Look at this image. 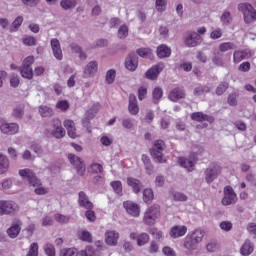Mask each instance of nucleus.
<instances>
[{
  "instance_id": "1",
  "label": "nucleus",
  "mask_w": 256,
  "mask_h": 256,
  "mask_svg": "<svg viewBox=\"0 0 256 256\" xmlns=\"http://www.w3.org/2000/svg\"><path fill=\"white\" fill-rule=\"evenodd\" d=\"M19 175L23 179H27L29 185H32V187L35 188L34 193L36 195H47V193H49V189L43 187V184L39 178L35 176V172H33V170L29 168L21 169L19 170Z\"/></svg>"
},
{
  "instance_id": "2",
  "label": "nucleus",
  "mask_w": 256,
  "mask_h": 256,
  "mask_svg": "<svg viewBox=\"0 0 256 256\" xmlns=\"http://www.w3.org/2000/svg\"><path fill=\"white\" fill-rule=\"evenodd\" d=\"M161 217V207L157 204H154L146 209L143 216L144 225H155L157 220Z\"/></svg>"
},
{
  "instance_id": "3",
  "label": "nucleus",
  "mask_w": 256,
  "mask_h": 256,
  "mask_svg": "<svg viewBox=\"0 0 256 256\" xmlns=\"http://www.w3.org/2000/svg\"><path fill=\"white\" fill-rule=\"evenodd\" d=\"M238 10L243 13L244 23H253L256 21V10L249 3H241L238 5Z\"/></svg>"
},
{
  "instance_id": "4",
  "label": "nucleus",
  "mask_w": 256,
  "mask_h": 256,
  "mask_svg": "<svg viewBox=\"0 0 256 256\" xmlns=\"http://www.w3.org/2000/svg\"><path fill=\"white\" fill-rule=\"evenodd\" d=\"M165 149V142L163 140H156L153 143V147L150 150V153L156 161V163H165V159H163V150Z\"/></svg>"
},
{
  "instance_id": "5",
  "label": "nucleus",
  "mask_w": 256,
  "mask_h": 256,
  "mask_svg": "<svg viewBox=\"0 0 256 256\" xmlns=\"http://www.w3.org/2000/svg\"><path fill=\"white\" fill-rule=\"evenodd\" d=\"M33 63H35V58L33 56H28L24 59L22 67L19 68L24 79H33V68H31Z\"/></svg>"
},
{
  "instance_id": "6",
  "label": "nucleus",
  "mask_w": 256,
  "mask_h": 256,
  "mask_svg": "<svg viewBox=\"0 0 256 256\" xmlns=\"http://www.w3.org/2000/svg\"><path fill=\"white\" fill-rule=\"evenodd\" d=\"M19 211L17 203L10 200H0V217L3 215H13Z\"/></svg>"
},
{
  "instance_id": "7",
  "label": "nucleus",
  "mask_w": 256,
  "mask_h": 256,
  "mask_svg": "<svg viewBox=\"0 0 256 256\" xmlns=\"http://www.w3.org/2000/svg\"><path fill=\"white\" fill-rule=\"evenodd\" d=\"M0 131L4 135H17L19 133V124L15 122H7V120L0 119Z\"/></svg>"
},
{
  "instance_id": "8",
  "label": "nucleus",
  "mask_w": 256,
  "mask_h": 256,
  "mask_svg": "<svg viewBox=\"0 0 256 256\" xmlns=\"http://www.w3.org/2000/svg\"><path fill=\"white\" fill-rule=\"evenodd\" d=\"M178 163L180 167H183L191 173V171H195V164L197 163V154L192 153L190 154L189 158L180 157L178 158Z\"/></svg>"
},
{
  "instance_id": "9",
  "label": "nucleus",
  "mask_w": 256,
  "mask_h": 256,
  "mask_svg": "<svg viewBox=\"0 0 256 256\" xmlns=\"http://www.w3.org/2000/svg\"><path fill=\"white\" fill-rule=\"evenodd\" d=\"M50 125L52 127V135L55 139H63L65 137V128H63V124L59 118H53Z\"/></svg>"
},
{
  "instance_id": "10",
  "label": "nucleus",
  "mask_w": 256,
  "mask_h": 256,
  "mask_svg": "<svg viewBox=\"0 0 256 256\" xmlns=\"http://www.w3.org/2000/svg\"><path fill=\"white\" fill-rule=\"evenodd\" d=\"M221 175V166L212 164L205 170V181L206 183H213L217 177Z\"/></svg>"
},
{
  "instance_id": "11",
  "label": "nucleus",
  "mask_w": 256,
  "mask_h": 256,
  "mask_svg": "<svg viewBox=\"0 0 256 256\" xmlns=\"http://www.w3.org/2000/svg\"><path fill=\"white\" fill-rule=\"evenodd\" d=\"M201 41V36L195 31H188L184 36V44L186 47H197Z\"/></svg>"
},
{
  "instance_id": "12",
  "label": "nucleus",
  "mask_w": 256,
  "mask_h": 256,
  "mask_svg": "<svg viewBox=\"0 0 256 256\" xmlns=\"http://www.w3.org/2000/svg\"><path fill=\"white\" fill-rule=\"evenodd\" d=\"M237 203V194L231 186L224 188V197L222 199V205H235Z\"/></svg>"
},
{
  "instance_id": "13",
  "label": "nucleus",
  "mask_w": 256,
  "mask_h": 256,
  "mask_svg": "<svg viewBox=\"0 0 256 256\" xmlns=\"http://www.w3.org/2000/svg\"><path fill=\"white\" fill-rule=\"evenodd\" d=\"M68 159L71 165H74V167H76L78 175L83 177L86 171L85 163H83V160H81V158L75 154H69Z\"/></svg>"
},
{
  "instance_id": "14",
  "label": "nucleus",
  "mask_w": 256,
  "mask_h": 256,
  "mask_svg": "<svg viewBox=\"0 0 256 256\" xmlns=\"http://www.w3.org/2000/svg\"><path fill=\"white\" fill-rule=\"evenodd\" d=\"M123 207L131 217H139L141 215V208L133 201H125Z\"/></svg>"
},
{
  "instance_id": "15",
  "label": "nucleus",
  "mask_w": 256,
  "mask_h": 256,
  "mask_svg": "<svg viewBox=\"0 0 256 256\" xmlns=\"http://www.w3.org/2000/svg\"><path fill=\"white\" fill-rule=\"evenodd\" d=\"M21 225H23L21 220H13L11 227L7 229V235L10 237V239H16V237L19 236V233H21Z\"/></svg>"
},
{
  "instance_id": "16",
  "label": "nucleus",
  "mask_w": 256,
  "mask_h": 256,
  "mask_svg": "<svg viewBox=\"0 0 256 256\" xmlns=\"http://www.w3.org/2000/svg\"><path fill=\"white\" fill-rule=\"evenodd\" d=\"M105 243L108 244L109 247H116L117 243H119V232L107 230L105 232Z\"/></svg>"
},
{
  "instance_id": "17",
  "label": "nucleus",
  "mask_w": 256,
  "mask_h": 256,
  "mask_svg": "<svg viewBox=\"0 0 256 256\" xmlns=\"http://www.w3.org/2000/svg\"><path fill=\"white\" fill-rule=\"evenodd\" d=\"M125 67L128 71H136L139 67V60L136 53H130L125 59Z\"/></svg>"
},
{
  "instance_id": "18",
  "label": "nucleus",
  "mask_w": 256,
  "mask_h": 256,
  "mask_svg": "<svg viewBox=\"0 0 256 256\" xmlns=\"http://www.w3.org/2000/svg\"><path fill=\"white\" fill-rule=\"evenodd\" d=\"M187 234V226L175 225L170 229L169 235L172 239H179V237H185Z\"/></svg>"
},
{
  "instance_id": "19",
  "label": "nucleus",
  "mask_w": 256,
  "mask_h": 256,
  "mask_svg": "<svg viewBox=\"0 0 256 256\" xmlns=\"http://www.w3.org/2000/svg\"><path fill=\"white\" fill-rule=\"evenodd\" d=\"M163 69H165L164 64H158V65L153 66L145 73L146 79L155 81V79H157V77H159V73H161V71H163Z\"/></svg>"
},
{
  "instance_id": "20",
  "label": "nucleus",
  "mask_w": 256,
  "mask_h": 256,
  "mask_svg": "<svg viewBox=\"0 0 256 256\" xmlns=\"http://www.w3.org/2000/svg\"><path fill=\"white\" fill-rule=\"evenodd\" d=\"M78 204L84 209H93V202L89 200V196L84 191L78 193Z\"/></svg>"
},
{
  "instance_id": "21",
  "label": "nucleus",
  "mask_w": 256,
  "mask_h": 256,
  "mask_svg": "<svg viewBox=\"0 0 256 256\" xmlns=\"http://www.w3.org/2000/svg\"><path fill=\"white\" fill-rule=\"evenodd\" d=\"M98 64L97 61H90L83 71V77L84 79H87L89 77H94L95 73H97Z\"/></svg>"
},
{
  "instance_id": "22",
  "label": "nucleus",
  "mask_w": 256,
  "mask_h": 256,
  "mask_svg": "<svg viewBox=\"0 0 256 256\" xmlns=\"http://www.w3.org/2000/svg\"><path fill=\"white\" fill-rule=\"evenodd\" d=\"M50 43L55 59L61 61L63 59V50H61V43H59L57 38L52 39Z\"/></svg>"
},
{
  "instance_id": "23",
  "label": "nucleus",
  "mask_w": 256,
  "mask_h": 256,
  "mask_svg": "<svg viewBox=\"0 0 256 256\" xmlns=\"http://www.w3.org/2000/svg\"><path fill=\"white\" fill-rule=\"evenodd\" d=\"M190 117L192 121H198V123H203V121L213 123V121H215V118H213V116H209L207 114H204L203 112H194L191 114Z\"/></svg>"
},
{
  "instance_id": "24",
  "label": "nucleus",
  "mask_w": 256,
  "mask_h": 256,
  "mask_svg": "<svg viewBox=\"0 0 256 256\" xmlns=\"http://www.w3.org/2000/svg\"><path fill=\"white\" fill-rule=\"evenodd\" d=\"M63 125L65 129L67 130L68 135L71 137V139L77 138V128H75V122L73 120H65L63 122Z\"/></svg>"
},
{
  "instance_id": "25",
  "label": "nucleus",
  "mask_w": 256,
  "mask_h": 256,
  "mask_svg": "<svg viewBox=\"0 0 256 256\" xmlns=\"http://www.w3.org/2000/svg\"><path fill=\"white\" fill-rule=\"evenodd\" d=\"M170 101H179V99H185V90L181 87L174 88L168 95Z\"/></svg>"
},
{
  "instance_id": "26",
  "label": "nucleus",
  "mask_w": 256,
  "mask_h": 256,
  "mask_svg": "<svg viewBox=\"0 0 256 256\" xmlns=\"http://www.w3.org/2000/svg\"><path fill=\"white\" fill-rule=\"evenodd\" d=\"M128 111L130 115H137V113H139V106L137 105V97L134 94L129 95Z\"/></svg>"
},
{
  "instance_id": "27",
  "label": "nucleus",
  "mask_w": 256,
  "mask_h": 256,
  "mask_svg": "<svg viewBox=\"0 0 256 256\" xmlns=\"http://www.w3.org/2000/svg\"><path fill=\"white\" fill-rule=\"evenodd\" d=\"M157 55L159 59H166L167 57H171V48L165 44H162L157 47Z\"/></svg>"
},
{
  "instance_id": "28",
  "label": "nucleus",
  "mask_w": 256,
  "mask_h": 256,
  "mask_svg": "<svg viewBox=\"0 0 256 256\" xmlns=\"http://www.w3.org/2000/svg\"><path fill=\"white\" fill-rule=\"evenodd\" d=\"M250 56L249 52L247 50H236L233 54V62L234 63H241L243 59H248Z\"/></svg>"
},
{
  "instance_id": "29",
  "label": "nucleus",
  "mask_w": 256,
  "mask_h": 256,
  "mask_svg": "<svg viewBox=\"0 0 256 256\" xmlns=\"http://www.w3.org/2000/svg\"><path fill=\"white\" fill-rule=\"evenodd\" d=\"M9 171V158L3 153H0V175Z\"/></svg>"
},
{
  "instance_id": "30",
  "label": "nucleus",
  "mask_w": 256,
  "mask_h": 256,
  "mask_svg": "<svg viewBox=\"0 0 256 256\" xmlns=\"http://www.w3.org/2000/svg\"><path fill=\"white\" fill-rule=\"evenodd\" d=\"M254 249L255 247L253 246V243H251L250 240H246L242 245L240 252L241 255L248 256L251 255V253H253Z\"/></svg>"
},
{
  "instance_id": "31",
  "label": "nucleus",
  "mask_w": 256,
  "mask_h": 256,
  "mask_svg": "<svg viewBox=\"0 0 256 256\" xmlns=\"http://www.w3.org/2000/svg\"><path fill=\"white\" fill-rule=\"evenodd\" d=\"M127 185H129V187H132L134 193H139V191H141V187H143L141 181L131 177L127 178Z\"/></svg>"
},
{
  "instance_id": "32",
  "label": "nucleus",
  "mask_w": 256,
  "mask_h": 256,
  "mask_svg": "<svg viewBox=\"0 0 256 256\" xmlns=\"http://www.w3.org/2000/svg\"><path fill=\"white\" fill-rule=\"evenodd\" d=\"M38 111L42 117H53V115H55V111H53V108L47 105L39 106Z\"/></svg>"
},
{
  "instance_id": "33",
  "label": "nucleus",
  "mask_w": 256,
  "mask_h": 256,
  "mask_svg": "<svg viewBox=\"0 0 256 256\" xmlns=\"http://www.w3.org/2000/svg\"><path fill=\"white\" fill-rule=\"evenodd\" d=\"M198 242H195V240L192 238V236L188 235L185 238L184 247L188 251H195L197 249Z\"/></svg>"
},
{
  "instance_id": "34",
  "label": "nucleus",
  "mask_w": 256,
  "mask_h": 256,
  "mask_svg": "<svg viewBox=\"0 0 256 256\" xmlns=\"http://www.w3.org/2000/svg\"><path fill=\"white\" fill-rule=\"evenodd\" d=\"M60 7H62L64 11L75 9V7H77V0H61Z\"/></svg>"
},
{
  "instance_id": "35",
  "label": "nucleus",
  "mask_w": 256,
  "mask_h": 256,
  "mask_svg": "<svg viewBox=\"0 0 256 256\" xmlns=\"http://www.w3.org/2000/svg\"><path fill=\"white\" fill-rule=\"evenodd\" d=\"M190 237H192L196 243L200 244L201 241H203V237H205V231L196 229L191 233Z\"/></svg>"
},
{
  "instance_id": "36",
  "label": "nucleus",
  "mask_w": 256,
  "mask_h": 256,
  "mask_svg": "<svg viewBox=\"0 0 256 256\" xmlns=\"http://www.w3.org/2000/svg\"><path fill=\"white\" fill-rule=\"evenodd\" d=\"M23 115H25V107L23 105H19L13 108L12 117L15 119H23Z\"/></svg>"
},
{
  "instance_id": "37",
  "label": "nucleus",
  "mask_w": 256,
  "mask_h": 256,
  "mask_svg": "<svg viewBox=\"0 0 256 256\" xmlns=\"http://www.w3.org/2000/svg\"><path fill=\"white\" fill-rule=\"evenodd\" d=\"M150 237L149 234L142 232L137 237V245L138 247H143L149 243Z\"/></svg>"
},
{
  "instance_id": "38",
  "label": "nucleus",
  "mask_w": 256,
  "mask_h": 256,
  "mask_svg": "<svg viewBox=\"0 0 256 256\" xmlns=\"http://www.w3.org/2000/svg\"><path fill=\"white\" fill-rule=\"evenodd\" d=\"M23 25V16H18L15 18V20L12 22L11 27L9 28L10 33H15L19 30V27Z\"/></svg>"
},
{
  "instance_id": "39",
  "label": "nucleus",
  "mask_w": 256,
  "mask_h": 256,
  "mask_svg": "<svg viewBox=\"0 0 256 256\" xmlns=\"http://www.w3.org/2000/svg\"><path fill=\"white\" fill-rule=\"evenodd\" d=\"M99 109H101V105H99V103L93 104L91 109L86 112V116L88 117V119H93L95 115H97V113L99 112Z\"/></svg>"
},
{
  "instance_id": "40",
  "label": "nucleus",
  "mask_w": 256,
  "mask_h": 256,
  "mask_svg": "<svg viewBox=\"0 0 256 256\" xmlns=\"http://www.w3.org/2000/svg\"><path fill=\"white\" fill-rule=\"evenodd\" d=\"M155 9L158 13H164L167 10V0H156Z\"/></svg>"
},
{
  "instance_id": "41",
  "label": "nucleus",
  "mask_w": 256,
  "mask_h": 256,
  "mask_svg": "<svg viewBox=\"0 0 256 256\" xmlns=\"http://www.w3.org/2000/svg\"><path fill=\"white\" fill-rule=\"evenodd\" d=\"M235 49V44L233 42H224L219 45L220 53H227V51H231Z\"/></svg>"
},
{
  "instance_id": "42",
  "label": "nucleus",
  "mask_w": 256,
  "mask_h": 256,
  "mask_svg": "<svg viewBox=\"0 0 256 256\" xmlns=\"http://www.w3.org/2000/svg\"><path fill=\"white\" fill-rule=\"evenodd\" d=\"M78 237L79 239H81V241H86L87 243H92L93 241V237L91 236V233L87 230L80 231L78 233Z\"/></svg>"
},
{
  "instance_id": "43",
  "label": "nucleus",
  "mask_w": 256,
  "mask_h": 256,
  "mask_svg": "<svg viewBox=\"0 0 256 256\" xmlns=\"http://www.w3.org/2000/svg\"><path fill=\"white\" fill-rule=\"evenodd\" d=\"M209 91H211V88L208 86H198L194 89L193 93L196 97H199L201 95H205V93H209Z\"/></svg>"
},
{
  "instance_id": "44",
  "label": "nucleus",
  "mask_w": 256,
  "mask_h": 256,
  "mask_svg": "<svg viewBox=\"0 0 256 256\" xmlns=\"http://www.w3.org/2000/svg\"><path fill=\"white\" fill-rule=\"evenodd\" d=\"M26 256H39V244L33 242L30 247L29 251Z\"/></svg>"
},
{
  "instance_id": "45",
  "label": "nucleus",
  "mask_w": 256,
  "mask_h": 256,
  "mask_svg": "<svg viewBox=\"0 0 256 256\" xmlns=\"http://www.w3.org/2000/svg\"><path fill=\"white\" fill-rule=\"evenodd\" d=\"M153 197H154V195H153V190L152 189H150V188L144 189V191H143V201L145 203H149V201H153Z\"/></svg>"
},
{
  "instance_id": "46",
  "label": "nucleus",
  "mask_w": 256,
  "mask_h": 256,
  "mask_svg": "<svg viewBox=\"0 0 256 256\" xmlns=\"http://www.w3.org/2000/svg\"><path fill=\"white\" fill-rule=\"evenodd\" d=\"M115 77H116V72L113 69H110L106 72V83L108 85H111L115 83Z\"/></svg>"
},
{
  "instance_id": "47",
  "label": "nucleus",
  "mask_w": 256,
  "mask_h": 256,
  "mask_svg": "<svg viewBox=\"0 0 256 256\" xmlns=\"http://www.w3.org/2000/svg\"><path fill=\"white\" fill-rule=\"evenodd\" d=\"M151 53V49L149 48H140L137 50V55L143 59H149V57H151Z\"/></svg>"
},
{
  "instance_id": "48",
  "label": "nucleus",
  "mask_w": 256,
  "mask_h": 256,
  "mask_svg": "<svg viewBox=\"0 0 256 256\" xmlns=\"http://www.w3.org/2000/svg\"><path fill=\"white\" fill-rule=\"evenodd\" d=\"M153 101L154 103H159V99H161L163 97V89L156 87L153 92Z\"/></svg>"
},
{
  "instance_id": "49",
  "label": "nucleus",
  "mask_w": 256,
  "mask_h": 256,
  "mask_svg": "<svg viewBox=\"0 0 256 256\" xmlns=\"http://www.w3.org/2000/svg\"><path fill=\"white\" fill-rule=\"evenodd\" d=\"M237 97H239V93L237 92H232L231 94H229L228 99H227V103L231 106V107H235L237 105Z\"/></svg>"
},
{
  "instance_id": "50",
  "label": "nucleus",
  "mask_w": 256,
  "mask_h": 256,
  "mask_svg": "<svg viewBox=\"0 0 256 256\" xmlns=\"http://www.w3.org/2000/svg\"><path fill=\"white\" fill-rule=\"evenodd\" d=\"M60 256H77V249L65 248L60 251Z\"/></svg>"
},
{
  "instance_id": "51",
  "label": "nucleus",
  "mask_w": 256,
  "mask_h": 256,
  "mask_svg": "<svg viewBox=\"0 0 256 256\" xmlns=\"http://www.w3.org/2000/svg\"><path fill=\"white\" fill-rule=\"evenodd\" d=\"M227 89H229V83L221 82L216 88V95H223Z\"/></svg>"
},
{
  "instance_id": "52",
  "label": "nucleus",
  "mask_w": 256,
  "mask_h": 256,
  "mask_svg": "<svg viewBox=\"0 0 256 256\" xmlns=\"http://www.w3.org/2000/svg\"><path fill=\"white\" fill-rule=\"evenodd\" d=\"M127 35H129V27H127V25L120 26V28L118 30L119 39H125V37H127Z\"/></svg>"
},
{
  "instance_id": "53",
  "label": "nucleus",
  "mask_w": 256,
  "mask_h": 256,
  "mask_svg": "<svg viewBox=\"0 0 256 256\" xmlns=\"http://www.w3.org/2000/svg\"><path fill=\"white\" fill-rule=\"evenodd\" d=\"M220 21L224 25H229L231 23V12L225 11L221 15Z\"/></svg>"
},
{
  "instance_id": "54",
  "label": "nucleus",
  "mask_w": 256,
  "mask_h": 256,
  "mask_svg": "<svg viewBox=\"0 0 256 256\" xmlns=\"http://www.w3.org/2000/svg\"><path fill=\"white\" fill-rule=\"evenodd\" d=\"M111 187L114 189L117 195H121V193L123 192V185L121 184V181L112 182Z\"/></svg>"
},
{
  "instance_id": "55",
  "label": "nucleus",
  "mask_w": 256,
  "mask_h": 256,
  "mask_svg": "<svg viewBox=\"0 0 256 256\" xmlns=\"http://www.w3.org/2000/svg\"><path fill=\"white\" fill-rule=\"evenodd\" d=\"M122 127H124V129H133V127H135V123L131 118H124L122 119Z\"/></svg>"
},
{
  "instance_id": "56",
  "label": "nucleus",
  "mask_w": 256,
  "mask_h": 256,
  "mask_svg": "<svg viewBox=\"0 0 256 256\" xmlns=\"http://www.w3.org/2000/svg\"><path fill=\"white\" fill-rule=\"evenodd\" d=\"M24 45H27L28 47H33L37 45V39L33 36H27L23 39Z\"/></svg>"
},
{
  "instance_id": "57",
  "label": "nucleus",
  "mask_w": 256,
  "mask_h": 256,
  "mask_svg": "<svg viewBox=\"0 0 256 256\" xmlns=\"http://www.w3.org/2000/svg\"><path fill=\"white\" fill-rule=\"evenodd\" d=\"M223 37V30L221 28H216L210 33V38L221 39Z\"/></svg>"
},
{
  "instance_id": "58",
  "label": "nucleus",
  "mask_w": 256,
  "mask_h": 256,
  "mask_svg": "<svg viewBox=\"0 0 256 256\" xmlns=\"http://www.w3.org/2000/svg\"><path fill=\"white\" fill-rule=\"evenodd\" d=\"M56 109H60V111H67L69 109V102L66 100H61L56 103Z\"/></svg>"
},
{
  "instance_id": "59",
  "label": "nucleus",
  "mask_w": 256,
  "mask_h": 256,
  "mask_svg": "<svg viewBox=\"0 0 256 256\" xmlns=\"http://www.w3.org/2000/svg\"><path fill=\"white\" fill-rule=\"evenodd\" d=\"M172 197H173L174 201H180V202L187 201V195H185L181 192H174L172 194Z\"/></svg>"
},
{
  "instance_id": "60",
  "label": "nucleus",
  "mask_w": 256,
  "mask_h": 256,
  "mask_svg": "<svg viewBox=\"0 0 256 256\" xmlns=\"http://www.w3.org/2000/svg\"><path fill=\"white\" fill-rule=\"evenodd\" d=\"M21 3L25 5V7H37L41 0H21Z\"/></svg>"
},
{
  "instance_id": "61",
  "label": "nucleus",
  "mask_w": 256,
  "mask_h": 256,
  "mask_svg": "<svg viewBox=\"0 0 256 256\" xmlns=\"http://www.w3.org/2000/svg\"><path fill=\"white\" fill-rule=\"evenodd\" d=\"M55 221H57V223H69V216H65L63 214H56L54 216Z\"/></svg>"
},
{
  "instance_id": "62",
  "label": "nucleus",
  "mask_w": 256,
  "mask_h": 256,
  "mask_svg": "<svg viewBox=\"0 0 256 256\" xmlns=\"http://www.w3.org/2000/svg\"><path fill=\"white\" fill-rule=\"evenodd\" d=\"M44 251L47 256H55V246H53V244H46Z\"/></svg>"
},
{
  "instance_id": "63",
  "label": "nucleus",
  "mask_w": 256,
  "mask_h": 256,
  "mask_svg": "<svg viewBox=\"0 0 256 256\" xmlns=\"http://www.w3.org/2000/svg\"><path fill=\"white\" fill-rule=\"evenodd\" d=\"M220 229L226 232L231 231V229H233V223L230 221H223L220 223Z\"/></svg>"
},
{
  "instance_id": "64",
  "label": "nucleus",
  "mask_w": 256,
  "mask_h": 256,
  "mask_svg": "<svg viewBox=\"0 0 256 256\" xmlns=\"http://www.w3.org/2000/svg\"><path fill=\"white\" fill-rule=\"evenodd\" d=\"M150 235H153L155 237V239L159 240V239H163V232L159 231L157 228H151L149 230Z\"/></svg>"
}]
</instances>
